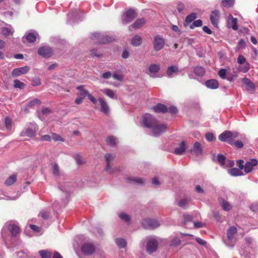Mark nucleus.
<instances>
[{
	"instance_id": "obj_28",
	"label": "nucleus",
	"mask_w": 258,
	"mask_h": 258,
	"mask_svg": "<svg viewBox=\"0 0 258 258\" xmlns=\"http://www.w3.org/2000/svg\"><path fill=\"white\" fill-rule=\"evenodd\" d=\"M106 143L110 146H114L118 143L117 139L114 136H109L106 139Z\"/></svg>"
},
{
	"instance_id": "obj_61",
	"label": "nucleus",
	"mask_w": 258,
	"mask_h": 258,
	"mask_svg": "<svg viewBox=\"0 0 258 258\" xmlns=\"http://www.w3.org/2000/svg\"><path fill=\"white\" fill-rule=\"evenodd\" d=\"M246 59L242 55H239L237 58V62L239 64H242L245 62Z\"/></svg>"
},
{
	"instance_id": "obj_62",
	"label": "nucleus",
	"mask_w": 258,
	"mask_h": 258,
	"mask_svg": "<svg viewBox=\"0 0 258 258\" xmlns=\"http://www.w3.org/2000/svg\"><path fill=\"white\" fill-rule=\"evenodd\" d=\"M32 85L34 86H39L41 84L40 80L38 78L33 79L32 81Z\"/></svg>"
},
{
	"instance_id": "obj_21",
	"label": "nucleus",
	"mask_w": 258,
	"mask_h": 258,
	"mask_svg": "<svg viewBox=\"0 0 258 258\" xmlns=\"http://www.w3.org/2000/svg\"><path fill=\"white\" fill-rule=\"evenodd\" d=\"M37 36H38L37 33L35 34L32 32L28 33L23 37V41L24 42V39H25L28 42L33 43L36 40Z\"/></svg>"
},
{
	"instance_id": "obj_20",
	"label": "nucleus",
	"mask_w": 258,
	"mask_h": 258,
	"mask_svg": "<svg viewBox=\"0 0 258 258\" xmlns=\"http://www.w3.org/2000/svg\"><path fill=\"white\" fill-rule=\"evenodd\" d=\"M153 109L155 112H167V107L164 104L158 103L156 106L153 107Z\"/></svg>"
},
{
	"instance_id": "obj_22",
	"label": "nucleus",
	"mask_w": 258,
	"mask_h": 258,
	"mask_svg": "<svg viewBox=\"0 0 258 258\" xmlns=\"http://www.w3.org/2000/svg\"><path fill=\"white\" fill-rule=\"evenodd\" d=\"M101 91L105 95L108 96L111 99H116L117 96L116 95L115 92L108 88H105L101 90Z\"/></svg>"
},
{
	"instance_id": "obj_7",
	"label": "nucleus",
	"mask_w": 258,
	"mask_h": 258,
	"mask_svg": "<svg viewBox=\"0 0 258 258\" xmlns=\"http://www.w3.org/2000/svg\"><path fill=\"white\" fill-rule=\"evenodd\" d=\"M137 16L134 10H129L125 12L122 18V23L124 24L132 21Z\"/></svg>"
},
{
	"instance_id": "obj_49",
	"label": "nucleus",
	"mask_w": 258,
	"mask_h": 258,
	"mask_svg": "<svg viewBox=\"0 0 258 258\" xmlns=\"http://www.w3.org/2000/svg\"><path fill=\"white\" fill-rule=\"evenodd\" d=\"M203 22L201 20H197L195 21L190 26L191 29H194L195 27H200L202 25Z\"/></svg>"
},
{
	"instance_id": "obj_36",
	"label": "nucleus",
	"mask_w": 258,
	"mask_h": 258,
	"mask_svg": "<svg viewBox=\"0 0 258 258\" xmlns=\"http://www.w3.org/2000/svg\"><path fill=\"white\" fill-rule=\"evenodd\" d=\"M220 204L224 211H230L232 208V206L227 201L222 200L220 202Z\"/></svg>"
},
{
	"instance_id": "obj_3",
	"label": "nucleus",
	"mask_w": 258,
	"mask_h": 258,
	"mask_svg": "<svg viewBox=\"0 0 258 258\" xmlns=\"http://www.w3.org/2000/svg\"><path fill=\"white\" fill-rule=\"evenodd\" d=\"M158 246V242L155 237H150L148 238L146 248L148 253H151L156 251Z\"/></svg>"
},
{
	"instance_id": "obj_29",
	"label": "nucleus",
	"mask_w": 258,
	"mask_h": 258,
	"mask_svg": "<svg viewBox=\"0 0 258 258\" xmlns=\"http://www.w3.org/2000/svg\"><path fill=\"white\" fill-rule=\"evenodd\" d=\"M228 172L230 175L233 176H241L243 175V173L240 169L236 168L229 169Z\"/></svg>"
},
{
	"instance_id": "obj_30",
	"label": "nucleus",
	"mask_w": 258,
	"mask_h": 258,
	"mask_svg": "<svg viewBox=\"0 0 258 258\" xmlns=\"http://www.w3.org/2000/svg\"><path fill=\"white\" fill-rule=\"evenodd\" d=\"M77 89L80 91V93L78 94V96H79L83 99L85 98L87 96H88L89 93L86 90H85L83 88L82 86H78Z\"/></svg>"
},
{
	"instance_id": "obj_14",
	"label": "nucleus",
	"mask_w": 258,
	"mask_h": 258,
	"mask_svg": "<svg viewBox=\"0 0 258 258\" xmlns=\"http://www.w3.org/2000/svg\"><path fill=\"white\" fill-rule=\"evenodd\" d=\"M257 164V161L256 159H251L245 163L244 167V171L246 173L250 172L252 170L253 166H256Z\"/></svg>"
},
{
	"instance_id": "obj_45",
	"label": "nucleus",
	"mask_w": 258,
	"mask_h": 258,
	"mask_svg": "<svg viewBox=\"0 0 258 258\" xmlns=\"http://www.w3.org/2000/svg\"><path fill=\"white\" fill-rule=\"evenodd\" d=\"M181 243V240L177 237H174L171 241L170 245L171 246L176 247L179 245Z\"/></svg>"
},
{
	"instance_id": "obj_42",
	"label": "nucleus",
	"mask_w": 258,
	"mask_h": 258,
	"mask_svg": "<svg viewBox=\"0 0 258 258\" xmlns=\"http://www.w3.org/2000/svg\"><path fill=\"white\" fill-rule=\"evenodd\" d=\"M14 87L15 88H19L20 89H23L25 86V85L24 84V83H23L22 82L20 81L19 80L16 79V80H14Z\"/></svg>"
},
{
	"instance_id": "obj_54",
	"label": "nucleus",
	"mask_w": 258,
	"mask_h": 258,
	"mask_svg": "<svg viewBox=\"0 0 258 258\" xmlns=\"http://www.w3.org/2000/svg\"><path fill=\"white\" fill-rule=\"evenodd\" d=\"M206 138L209 142H212L215 139L214 135L210 133H208L206 134Z\"/></svg>"
},
{
	"instance_id": "obj_17",
	"label": "nucleus",
	"mask_w": 258,
	"mask_h": 258,
	"mask_svg": "<svg viewBox=\"0 0 258 258\" xmlns=\"http://www.w3.org/2000/svg\"><path fill=\"white\" fill-rule=\"evenodd\" d=\"M242 82L245 85L247 90L249 91L254 90L255 86L249 79L246 78H244L242 79Z\"/></svg>"
},
{
	"instance_id": "obj_55",
	"label": "nucleus",
	"mask_w": 258,
	"mask_h": 258,
	"mask_svg": "<svg viewBox=\"0 0 258 258\" xmlns=\"http://www.w3.org/2000/svg\"><path fill=\"white\" fill-rule=\"evenodd\" d=\"M226 74V70L224 69H220L218 72L219 76L222 79L225 78V75Z\"/></svg>"
},
{
	"instance_id": "obj_33",
	"label": "nucleus",
	"mask_w": 258,
	"mask_h": 258,
	"mask_svg": "<svg viewBox=\"0 0 258 258\" xmlns=\"http://www.w3.org/2000/svg\"><path fill=\"white\" fill-rule=\"evenodd\" d=\"M74 158L79 165L84 164L86 162V160L79 154L75 155Z\"/></svg>"
},
{
	"instance_id": "obj_1",
	"label": "nucleus",
	"mask_w": 258,
	"mask_h": 258,
	"mask_svg": "<svg viewBox=\"0 0 258 258\" xmlns=\"http://www.w3.org/2000/svg\"><path fill=\"white\" fill-rule=\"evenodd\" d=\"M143 123L145 127L151 129L152 134L155 137L160 136L167 129L166 124L160 123L155 117L150 114H146L143 116Z\"/></svg>"
},
{
	"instance_id": "obj_23",
	"label": "nucleus",
	"mask_w": 258,
	"mask_h": 258,
	"mask_svg": "<svg viewBox=\"0 0 258 258\" xmlns=\"http://www.w3.org/2000/svg\"><path fill=\"white\" fill-rule=\"evenodd\" d=\"M185 149V142L182 141L179 144V147L174 149V153L176 155H181L184 152Z\"/></svg>"
},
{
	"instance_id": "obj_18",
	"label": "nucleus",
	"mask_w": 258,
	"mask_h": 258,
	"mask_svg": "<svg viewBox=\"0 0 258 258\" xmlns=\"http://www.w3.org/2000/svg\"><path fill=\"white\" fill-rule=\"evenodd\" d=\"M126 180L128 183H134L139 185H143L145 183L143 179L137 177H128L126 178Z\"/></svg>"
},
{
	"instance_id": "obj_4",
	"label": "nucleus",
	"mask_w": 258,
	"mask_h": 258,
	"mask_svg": "<svg viewBox=\"0 0 258 258\" xmlns=\"http://www.w3.org/2000/svg\"><path fill=\"white\" fill-rule=\"evenodd\" d=\"M144 228L146 229H153L158 227L160 223L156 219H145L142 222Z\"/></svg>"
},
{
	"instance_id": "obj_12",
	"label": "nucleus",
	"mask_w": 258,
	"mask_h": 258,
	"mask_svg": "<svg viewBox=\"0 0 258 258\" xmlns=\"http://www.w3.org/2000/svg\"><path fill=\"white\" fill-rule=\"evenodd\" d=\"M219 19V11L218 10H214L212 11L210 16V20L212 24L216 27H218Z\"/></svg>"
},
{
	"instance_id": "obj_19",
	"label": "nucleus",
	"mask_w": 258,
	"mask_h": 258,
	"mask_svg": "<svg viewBox=\"0 0 258 258\" xmlns=\"http://www.w3.org/2000/svg\"><path fill=\"white\" fill-rule=\"evenodd\" d=\"M205 85L209 88L215 89L218 88L219 83L216 80L211 79L206 81Z\"/></svg>"
},
{
	"instance_id": "obj_63",
	"label": "nucleus",
	"mask_w": 258,
	"mask_h": 258,
	"mask_svg": "<svg viewBox=\"0 0 258 258\" xmlns=\"http://www.w3.org/2000/svg\"><path fill=\"white\" fill-rule=\"evenodd\" d=\"M245 44L244 41L242 39H241L238 42V43L237 45V47L239 49L245 47Z\"/></svg>"
},
{
	"instance_id": "obj_40",
	"label": "nucleus",
	"mask_w": 258,
	"mask_h": 258,
	"mask_svg": "<svg viewBox=\"0 0 258 258\" xmlns=\"http://www.w3.org/2000/svg\"><path fill=\"white\" fill-rule=\"evenodd\" d=\"M178 72V69L176 67L171 66L169 67L167 70V74L169 77H171L172 74Z\"/></svg>"
},
{
	"instance_id": "obj_46",
	"label": "nucleus",
	"mask_w": 258,
	"mask_h": 258,
	"mask_svg": "<svg viewBox=\"0 0 258 258\" xmlns=\"http://www.w3.org/2000/svg\"><path fill=\"white\" fill-rule=\"evenodd\" d=\"M226 158L224 156H223L222 154H218L217 156V160L218 163L221 165V166H224L225 165V161Z\"/></svg>"
},
{
	"instance_id": "obj_39",
	"label": "nucleus",
	"mask_w": 258,
	"mask_h": 258,
	"mask_svg": "<svg viewBox=\"0 0 258 258\" xmlns=\"http://www.w3.org/2000/svg\"><path fill=\"white\" fill-rule=\"evenodd\" d=\"M13 32L14 30L11 28L4 27L2 29V33L5 36L12 35Z\"/></svg>"
},
{
	"instance_id": "obj_47",
	"label": "nucleus",
	"mask_w": 258,
	"mask_h": 258,
	"mask_svg": "<svg viewBox=\"0 0 258 258\" xmlns=\"http://www.w3.org/2000/svg\"><path fill=\"white\" fill-rule=\"evenodd\" d=\"M119 218L122 220L124 221L127 223H129L130 222V216L124 213H121L119 215Z\"/></svg>"
},
{
	"instance_id": "obj_64",
	"label": "nucleus",
	"mask_w": 258,
	"mask_h": 258,
	"mask_svg": "<svg viewBox=\"0 0 258 258\" xmlns=\"http://www.w3.org/2000/svg\"><path fill=\"white\" fill-rule=\"evenodd\" d=\"M41 112L44 115H48L51 112V110L48 108L43 107Z\"/></svg>"
},
{
	"instance_id": "obj_57",
	"label": "nucleus",
	"mask_w": 258,
	"mask_h": 258,
	"mask_svg": "<svg viewBox=\"0 0 258 258\" xmlns=\"http://www.w3.org/2000/svg\"><path fill=\"white\" fill-rule=\"evenodd\" d=\"M112 77L114 80L118 81H121L123 79L122 76L118 74H114Z\"/></svg>"
},
{
	"instance_id": "obj_32",
	"label": "nucleus",
	"mask_w": 258,
	"mask_h": 258,
	"mask_svg": "<svg viewBox=\"0 0 258 258\" xmlns=\"http://www.w3.org/2000/svg\"><path fill=\"white\" fill-rule=\"evenodd\" d=\"M52 174L56 177H58L60 175V171L59 167L57 163H54L52 166Z\"/></svg>"
},
{
	"instance_id": "obj_44",
	"label": "nucleus",
	"mask_w": 258,
	"mask_h": 258,
	"mask_svg": "<svg viewBox=\"0 0 258 258\" xmlns=\"http://www.w3.org/2000/svg\"><path fill=\"white\" fill-rule=\"evenodd\" d=\"M197 17V15L196 13H193L189 15H188L185 18V22L187 23H189L191 22L193 20H194Z\"/></svg>"
},
{
	"instance_id": "obj_43",
	"label": "nucleus",
	"mask_w": 258,
	"mask_h": 258,
	"mask_svg": "<svg viewBox=\"0 0 258 258\" xmlns=\"http://www.w3.org/2000/svg\"><path fill=\"white\" fill-rule=\"evenodd\" d=\"M229 144L234 146L235 147L237 148H241L243 146V144L242 142L240 140L235 141L234 142H232L231 141H230Z\"/></svg>"
},
{
	"instance_id": "obj_25",
	"label": "nucleus",
	"mask_w": 258,
	"mask_h": 258,
	"mask_svg": "<svg viewBox=\"0 0 258 258\" xmlns=\"http://www.w3.org/2000/svg\"><path fill=\"white\" fill-rule=\"evenodd\" d=\"M8 230L13 236H16L20 231L19 227L16 224H10L8 226Z\"/></svg>"
},
{
	"instance_id": "obj_9",
	"label": "nucleus",
	"mask_w": 258,
	"mask_h": 258,
	"mask_svg": "<svg viewBox=\"0 0 258 258\" xmlns=\"http://www.w3.org/2000/svg\"><path fill=\"white\" fill-rule=\"evenodd\" d=\"M29 70L30 68L28 66L17 68L13 71L12 75L13 77H18L22 75L26 74Z\"/></svg>"
},
{
	"instance_id": "obj_10",
	"label": "nucleus",
	"mask_w": 258,
	"mask_h": 258,
	"mask_svg": "<svg viewBox=\"0 0 258 258\" xmlns=\"http://www.w3.org/2000/svg\"><path fill=\"white\" fill-rule=\"evenodd\" d=\"M104 157L106 163L105 170L109 173L114 172V169L111 168L110 162L113 161L114 158V156L112 154L107 153L105 155Z\"/></svg>"
},
{
	"instance_id": "obj_58",
	"label": "nucleus",
	"mask_w": 258,
	"mask_h": 258,
	"mask_svg": "<svg viewBox=\"0 0 258 258\" xmlns=\"http://www.w3.org/2000/svg\"><path fill=\"white\" fill-rule=\"evenodd\" d=\"M177 109L174 106H170L168 108H167V112H170L171 113H175L177 112Z\"/></svg>"
},
{
	"instance_id": "obj_24",
	"label": "nucleus",
	"mask_w": 258,
	"mask_h": 258,
	"mask_svg": "<svg viewBox=\"0 0 258 258\" xmlns=\"http://www.w3.org/2000/svg\"><path fill=\"white\" fill-rule=\"evenodd\" d=\"M146 23V21L144 18H139L137 19L135 22L132 25L130 26L131 27H133L135 29H139L142 27Z\"/></svg>"
},
{
	"instance_id": "obj_60",
	"label": "nucleus",
	"mask_w": 258,
	"mask_h": 258,
	"mask_svg": "<svg viewBox=\"0 0 258 258\" xmlns=\"http://www.w3.org/2000/svg\"><path fill=\"white\" fill-rule=\"evenodd\" d=\"M192 217L190 215H186L184 216V223L186 224L188 222H190L192 220Z\"/></svg>"
},
{
	"instance_id": "obj_59",
	"label": "nucleus",
	"mask_w": 258,
	"mask_h": 258,
	"mask_svg": "<svg viewBox=\"0 0 258 258\" xmlns=\"http://www.w3.org/2000/svg\"><path fill=\"white\" fill-rule=\"evenodd\" d=\"M40 215L43 219H47L49 217V213L47 211H43L41 212Z\"/></svg>"
},
{
	"instance_id": "obj_56",
	"label": "nucleus",
	"mask_w": 258,
	"mask_h": 258,
	"mask_svg": "<svg viewBox=\"0 0 258 258\" xmlns=\"http://www.w3.org/2000/svg\"><path fill=\"white\" fill-rule=\"evenodd\" d=\"M194 225L196 228H202L205 226L204 223L200 222H194Z\"/></svg>"
},
{
	"instance_id": "obj_37",
	"label": "nucleus",
	"mask_w": 258,
	"mask_h": 258,
	"mask_svg": "<svg viewBox=\"0 0 258 258\" xmlns=\"http://www.w3.org/2000/svg\"><path fill=\"white\" fill-rule=\"evenodd\" d=\"M115 242L119 248H124L126 245V242L123 238L116 239Z\"/></svg>"
},
{
	"instance_id": "obj_2",
	"label": "nucleus",
	"mask_w": 258,
	"mask_h": 258,
	"mask_svg": "<svg viewBox=\"0 0 258 258\" xmlns=\"http://www.w3.org/2000/svg\"><path fill=\"white\" fill-rule=\"evenodd\" d=\"M236 139L244 140L245 138L237 132H232L229 131H226L221 134L219 136V139L222 142H227L229 144V141L234 142Z\"/></svg>"
},
{
	"instance_id": "obj_51",
	"label": "nucleus",
	"mask_w": 258,
	"mask_h": 258,
	"mask_svg": "<svg viewBox=\"0 0 258 258\" xmlns=\"http://www.w3.org/2000/svg\"><path fill=\"white\" fill-rule=\"evenodd\" d=\"M177 9L179 13H181L185 9V5L183 3L179 2L177 4Z\"/></svg>"
},
{
	"instance_id": "obj_38",
	"label": "nucleus",
	"mask_w": 258,
	"mask_h": 258,
	"mask_svg": "<svg viewBox=\"0 0 258 258\" xmlns=\"http://www.w3.org/2000/svg\"><path fill=\"white\" fill-rule=\"evenodd\" d=\"M235 3L234 0H222V3L223 6L226 8H231L233 7Z\"/></svg>"
},
{
	"instance_id": "obj_11",
	"label": "nucleus",
	"mask_w": 258,
	"mask_h": 258,
	"mask_svg": "<svg viewBox=\"0 0 258 258\" xmlns=\"http://www.w3.org/2000/svg\"><path fill=\"white\" fill-rule=\"evenodd\" d=\"M38 53L42 56L47 58L51 56L52 54V51L51 48L49 47L43 46L38 49Z\"/></svg>"
},
{
	"instance_id": "obj_48",
	"label": "nucleus",
	"mask_w": 258,
	"mask_h": 258,
	"mask_svg": "<svg viewBox=\"0 0 258 258\" xmlns=\"http://www.w3.org/2000/svg\"><path fill=\"white\" fill-rule=\"evenodd\" d=\"M41 104V101L38 99H34V100L31 101L28 104V106L29 107H32L35 105H39Z\"/></svg>"
},
{
	"instance_id": "obj_53",
	"label": "nucleus",
	"mask_w": 258,
	"mask_h": 258,
	"mask_svg": "<svg viewBox=\"0 0 258 258\" xmlns=\"http://www.w3.org/2000/svg\"><path fill=\"white\" fill-rule=\"evenodd\" d=\"M188 200L186 199L181 200L178 203V205L182 208L184 207L188 203Z\"/></svg>"
},
{
	"instance_id": "obj_50",
	"label": "nucleus",
	"mask_w": 258,
	"mask_h": 258,
	"mask_svg": "<svg viewBox=\"0 0 258 258\" xmlns=\"http://www.w3.org/2000/svg\"><path fill=\"white\" fill-rule=\"evenodd\" d=\"M113 39L109 36H103L101 40L99 41V42L100 43H105L108 42L112 41Z\"/></svg>"
},
{
	"instance_id": "obj_16",
	"label": "nucleus",
	"mask_w": 258,
	"mask_h": 258,
	"mask_svg": "<svg viewBox=\"0 0 258 258\" xmlns=\"http://www.w3.org/2000/svg\"><path fill=\"white\" fill-rule=\"evenodd\" d=\"M237 19L234 18L231 15L228 17L227 25L229 28H232L234 30H236L238 29L237 25Z\"/></svg>"
},
{
	"instance_id": "obj_15",
	"label": "nucleus",
	"mask_w": 258,
	"mask_h": 258,
	"mask_svg": "<svg viewBox=\"0 0 258 258\" xmlns=\"http://www.w3.org/2000/svg\"><path fill=\"white\" fill-rule=\"evenodd\" d=\"M160 70V67L157 64H152L149 67V69L147 73L150 75V77H153L155 74H156Z\"/></svg>"
},
{
	"instance_id": "obj_27",
	"label": "nucleus",
	"mask_w": 258,
	"mask_h": 258,
	"mask_svg": "<svg viewBox=\"0 0 258 258\" xmlns=\"http://www.w3.org/2000/svg\"><path fill=\"white\" fill-rule=\"evenodd\" d=\"M237 232V228L234 226L230 227L227 230V238L229 240H232L234 235Z\"/></svg>"
},
{
	"instance_id": "obj_34",
	"label": "nucleus",
	"mask_w": 258,
	"mask_h": 258,
	"mask_svg": "<svg viewBox=\"0 0 258 258\" xmlns=\"http://www.w3.org/2000/svg\"><path fill=\"white\" fill-rule=\"evenodd\" d=\"M16 176L15 175H13L12 176H10L6 180L5 183L6 185L8 186H10L14 184L16 181Z\"/></svg>"
},
{
	"instance_id": "obj_31",
	"label": "nucleus",
	"mask_w": 258,
	"mask_h": 258,
	"mask_svg": "<svg viewBox=\"0 0 258 258\" xmlns=\"http://www.w3.org/2000/svg\"><path fill=\"white\" fill-rule=\"evenodd\" d=\"M132 44L135 46H138L142 43V38L138 35H136L132 39Z\"/></svg>"
},
{
	"instance_id": "obj_26",
	"label": "nucleus",
	"mask_w": 258,
	"mask_h": 258,
	"mask_svg": "<svg viewBox=\"0 0 258 258\" xmlns=\"http://www.w3.org/2000/svg\"><path fill=\"white\" fill-rule=\"evenodd\" d=\"M193 151L197 156L202 154V148L200 143L197 142L194 144Z\"/></svg>"
},
{
	"instance_id": "obj_8",
	"label": "nucleus",
	"mask_w": 258,
	"mask_h": 258,
	"mask_svg": "<svg viewBox=\"0 0 258 258\" xmlns=\"http://www.w3.org/2000/svg\"><path fill=\"white\" fill-rule=\"evenodd\" d=\"M37 127L35 123H31L30 126L26 129L25 132H22L21 135H25L29 137H33L35 136L36 131H37Z\"/></svg>"
},
{
	"instance_id": "obj_35",
	"label": "nucleus",
	"mask_w": 258,
	"mask_h": 258,
	"mask_svg": "<svg viewBox=\"0 0 258 258\" xmlns=\"http://www.w3.org/2000/svg\"><path fill=\"white\" fill-rule=\"evenodd\" d=\"M194 73L199 76H203L205 73V71L204 68L198 66L195 68Z\"/></svg>"
},
{
	"instance_id": "obj_52",
	"label": "nucleus",
	"mask_w": 258,
	"mask_h": 258,
	"mask_svg": "<svg viewBox=\"0 0 258 258\" xmlns=\"http://www.w3.org/2000/svg\"><path fill=\"white\" fill-rule=\"evenodd\" d=\"M12 120L9 117H7L5 119V125L8 130H9L12 126Z\"/></svg>"
},
{
	"instance_id": "obj_6",
	"label": "nucleus",
	"mask_w": 258,
	"mask_h": 258,
	"mask_svg": "<svg viewBox=\"0 0 258 258\" xmlns=\"http://www.w3.org/2000/svg\"><path fill=\"white\" fill-rule=\"evenodd\" d=\"M95 245L90 242L85 243L81 247L82 252L87 255H91L95 251Z\"/></svg>"
},
{
	"instance_id": "obj_5",
	"label": "nucleus",
	"mask_w": 258,
	"mask_h": 258,
	"mask_svg": "<svg viewBox=\"0 0 258 258\" xmlns=\"http://www.w3.org/2000/svg\"><path fill=\"white\" fill-rule=\"evenodd\" d=\"M165 43V39L160 35H157L154 37L153 41L154 49L158 51L162 49Z\"/></svg>"
},
{
	"instance_id": "obj_41",
	"label": "nucleus",
	"mask_w": 258,
	"mask_h": 258,
	"mask_svg": "<svg viewBox=\"0 0 258 258\" xmlns=\"http://www.w3.org/2000/svg\"><path fill=\"white\" fill-rule=\"evenodd\" d=\"M39 253L42 258H51V254L49 251L46 250H41Z\"/></svg>"
},
{
	"instance_id": "obj_13",
	"label": "nucleus",
	"mask_w": 258,
	"mask_h": 258,
	"mask_svg": "<svg viewBox=\"0 0 258 258\" xmlns=\"http://www.w3.org/2000/svg\"><path fill=\"white\" fill-rule=\"evenodd\" d=\"M98 100L100 102L101 111L105 115H108L109 114L110 110L109 107L107 102L102 98H99Z\"/></svg>"
}]
</instances>
